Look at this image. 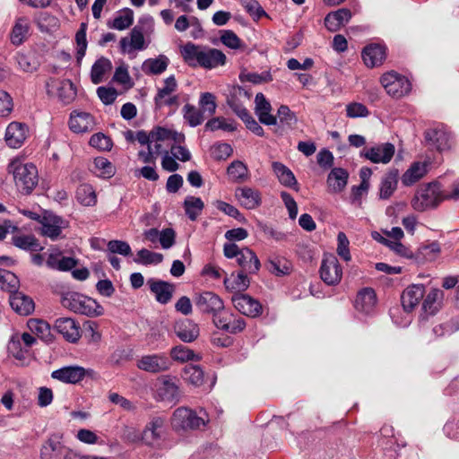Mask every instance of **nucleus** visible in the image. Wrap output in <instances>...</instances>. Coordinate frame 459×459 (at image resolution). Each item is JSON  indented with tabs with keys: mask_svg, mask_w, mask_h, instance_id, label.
I'll use <instances>...</instances> for the list:
<instances>
[{
	"mask_svg": "<svg viewBox=\"0 0 459 459\" xmlns=\"http://www.w3.org/2000/svg\"><path fill=\"white\" fill-rule=\"evenodd\" d=\"M184 61L192 67L213 69L226 64L225 54L217 48L187 42L180 48Z\"/></svg>",
	"mask_w": 459,
	"mask_h": 459,
	"instance_id": "1",
	"label": "nucleus"
},
{
	"mask_svg": "<svg viewBox=\"0 0 459 459\" xmlns=\"http://www.w3.org/2000/svg\"><path fill=\"white\" fill-rule=\"evenodd\" d=\"M8 173L12 174L17 189L23 195H30L39 183L37 167L30 162H23L16 158L7 166Z\"/></svg>",
	"mask_w": 459,
	"mask_h": 459,
	"instance_id": "2",
	"label": "nucleus"
},
{
	"mask_svg": "<svg viewBox=\"0 0 459 459\" xmlns=\"http://www.w3.org/2000/svg\"><path fill=\"white\" fill-rule=\"evenodd\" d=\"M60 302L65 308L91 317L101 316L104 312L95 299L77 291L62 292Z\"/></svg>",
	"mask_w": 459,
	"mask_h": 459,
	"instance_id": "3",
	"label": "nucleus"
},
{
	"mask_svg": "<svg viewBox=\"0 0 459 459\" xmlns=\"http://www.w3.org/2000/svg\"><path fill=\"white\" fill-rule=\"evenodd\" d=\"M443 200H445V195L442 192L441 185L432 182L418 189L411 204L416 211L422 212L428 208L437 206Z\"/></svg>",
	"mask_w": 459,
	"mask_h": 459,
	"instance_id": "4",
	"label": "nucleus"
},
{
	"mask_svg": "<svg viewBox=\"0 0 459 459\" xmlns=\"http://www.w3.org/2000/svg\"><path fill=\"white\" fill-rule=\"evenodd\" d=\"M380 82L386 93L394 99L403 98L411 90V83L408 78L394 71L384 74Z\"/></svg>",
	"mask_w": 459,
	"mask_h": 459,
	"instance_id": "5",
	"label": "nucleus"
},
{
	"mask_svg": "<svg viewBox=\"0 0 459 459\" xmlns=\"http://www.w3.org/2000/svg\"><path fill=\"white\" fill-rule=\"evenodd\" d=\"M204 425V420L199 417L195 411L186 407L176 409L171 417V426L177 431L194 430Z\"/></svg>",
	"mask_w": 459,
	"mask_h": 459,
	"instance_id": "6",
	"label": "nucleus"
},
{
	"mask_svg": "<svg viewBox=\"0 0 459 459\" xmlns=\"http://www.w3.org/2000/svg\"><path fill=\"white\" fill-rule=\"evenodd\" d=\"M39 233L46 238L56 241L63 238V230L68 227V221L52 212H45L40 220Z\"/></svg>",
	"mask_w": 459,
	"mask_h": 459,
	"instance_id": "7",
	"label": "nucleus"
},
{
	"mask_svg": "<svg viewBox=\"0 0 459 459\" xmlns=\"http://www.w3.org/2000/svg\"><path fill=\"white\" fill-rule=\"evenodd\" d=\"M178 89V83L174 75H170L164 80V85L159 88L154 97V104L157 108L162 107L179 106L178 95L173 94Z\"/></svg>",
	"mask_w": 459,
	"mask_h": 459,
	"instance_id": "8",
	"label": "nucleus"
},
{
	"mask_svg": "<svg viewBox=\"0 0 459 459\" xmlns=\"http://www.w3.org/2000/svg\"><path fill=\"white\" fill-rule=\"evenodd\" d=\"M320 277L327 285H337L342 276V269L337 257L333 255H325L320 266Z\"/></svg>",
	"mask_w": 459,
	"mask_h": 459,
	"instance_id": "9",
	"label": "nucleus"
},
{
	"mask_svg": "<svg viewBox=\"0 0 459 459\" xmlns=\"http://www.w3.org/2000/svg\"><path fill=\"white\" fill-rule=\"evenodd\" d=\"M394 145L390 143H379L372 147L364 148L359 155L373 163H388L394 157Z\"/></svg>",
	"mask_w": 459,
	"mask_h": 459,
	"instance_id": "10",
	"label": "nucleus"
},
{
	"mask_svg": "<svg viewBox=\"0 0 459 459\" xmlns=\"http://www.w3.org/2000/svg\"><path fill=\"white\" fill-rule=\"evenodd\" d=\"M57 91V97L64 104L71 103L77 95L76 87L70 80L57 81L50 78L46 82V89L48 95L54 93V89Z\"/></svg>",
	"mask_w": 459,
	"mask_h": 459,
	"instance_id": "11",
	"label": "nucleus"
},
{
	"mask_svg": "<svg viewBox=\"0 0 459 459\" xmlns=\"http://www.w3.org/2000/svg\"><path fill=\"white\" fill-rule=\"evenodd\" d=\"M195 304L202 313L205 314L217 315L224 308L222 299L212 291H204L196 294Z\"/></svg>",
	"mask_w": 459,
	"mask_h": 459,
	"instance_id": "12",
	"label": "nucleus"
},
{
	"mask_svg": "<svg viewBox=\"0 0 459 459\" xmlns=\"http://www.w3.org/2000/svg\"><path fill=\"white\" fill-rule=\"evenodd\" d=\"M92 372L81 366H66L54 370L51 377L65 384H77Z\"/></svg>",
	"mask_w": 459,
	"mask_h": 459,
	"instance_id": "13",
	"label": "nucleus"
},
{
	"mask_svg": "<svg viewBox=\"0 0 459 459\" xmlns=\"http://www.w3.org/2000/svg\"><path fill=\"white\" fill-rule=\"evenodd\" d=\"M63 435L51 434L41 446L40 459H62L67 446L63 442Z\"/></svg>",
	"mask_w": 459,
	"mask_h": 459,
	"instance_id": "14",
	"label": "nucleus"
},
{
	"mask_svg": "<svg viewBox=\"0 0 459 459\" xmlns=\"http://www.w3.org/2000/svg\"><path fill=\"white\" fill-rule=\"evenodd\" d=\"M165 423L164 417H152L143 430V441L148 446H153L159 442L165 434Z\"/></svg>",
	"mask_w": 459,
	"mask_h": 459,
	"instance_id": "15",
	"label": "nucleus"
},
{
	"mask_svg": "<svg viewBox=\"0 0 459 459\" xmlns=\"http://www.w3.org/2000/svg\"><path fill=\"white\" fill-rule=\"evenodd\" d=\"M231 300L235 308L245 316L255 317L262 313V306L259 301L249 295L236 293L232 296Z\"/></svg>",
	"mask_w": 459,
	"mask_h": 459,
	"instance_id": "16",
	"label": "nucleus"
},
{
	"mask_svg": "<svg viewBox=\"0 0 459 459\" xmlns=\"http://www.w3.org/2000/svg\"><path fill=\"white\" fill-rule=\"evenodd\" d=\"M96 126L94 117L83 111L74 110L70 114L69 128L76 134H83L94 130Z\"/></svg>",
	"mask_w": 459,
	"mask_h": 459,
	"instance_id": "17",
	"label": "nucleus"
},
{
	"mask_svg": "<svg viewBox=\"0 0 459 459\" xmlns=\"http://www.w3.org/2000/svg\"><path fill=\"white\" fill-rule=\"evenodd\" d=\"M54 327L69 342L74 343L81 337V327L71 317H59L56 319Z\"/></svg>",
	"mask_w": 459,
	"mask_h": 459,
	"instance_id": "18",
	"label": "nucleus"
},
{
	"mask_svg": "<svg viewBox=\"0 0 459 459\" xmlns=\"http://www.w3.org/2000/svg\"><path fill=\"white\" fill-rule=\"evenodd\" d=\"M171 366L169 358L164 355H146L137 361L138 368L150 372L160 373L168 370Z\"/></svg>",
	"mask_w": 459,
	"mask_h": 459,
	"instance_id": "19",
	"label": "nucleus"
},
{
	"mask_svg": "<svg viewBox=\"0 0 459 459\" xmlns=\"http://www.w3.org/2000/svg\"><path fill=\"white\" fill-rule=\"evenodd\" d=\"M157 399L176 404L180 400V391L176 380L169 377L163 378L157 388Z\"/></svg>",
	"mask_w": 459,
	"mask_h": 459,
	"instance_id": "20",
	"label": "nucleus"
},
{
	"mask_svg": "<svg viewBox=\"0 0 459 459\" xmlns=\"http://www.w3.org/2000/svg\"><path fill=\"white\" fill-rule=\"evenodd\" d=\"M28 127L20 122H12L5 131V142L11 148H19L27 138Z\"/></svg>",
	"mask_w": 459,
	"mask_h": 459,
	"instance_id": "21",
	"label": "nucleus"
},
{
	"mask_svg": "<svg viewBox=\"0 0 459 459\" xmlns=\"http://www.w3.org/2000/svg\"><path fill=\"white\" fill-rule=\"evenodd\" d=\"M119 44L123 53H131L134 50L144 49L146 46L143 29L138 25L134 26L130 32V38H122Z\"/></svg>",
	"mask_w": 459,
	"mask_h": 459,
	"instance_id": "22",
	"label": "nucleus"
},
{
	"mask_svg": "<svg viewBox=\"0 0 459 459\" xmlns=\"http://www.w3.org/2000/svg\"><path fill=\"white\" fill-rule=\"evenodd\" d=\"M425 287L423 284H412L407 287L402 294V305L405 311L411 312L423 299Z\"/></svg>",
	"mask_w": 459,
	"mask_h": 459,
	"instance_id": "23",
	"label": "nucleus"
},
{
	"mask_svg": "<svg viewBox=\"0 0 459 459\" xmlns=\"http://www.w3.org/2000/svg\"><path fill=\"white\" fill-rule=\"evenodd\" d=\"M147 284L159 303L167 304L170 301L175 290L173 284L154 278L148 279Z\"/></svg>",
	"mask_w": 459,
	"mask_h": 459,
	"instance_id": "24",
	"label": "nucleus"
},
{
	"mask_svg": "<svg viewBox=\"0 0 459 459\" xmlns=\"http://www.w3.org/2000/svg\"><path fill=\"white\" fill-rule=\"evenodd\" d=\"M174 331L176 335L184 342H194L200 333L197 324L187 318L177 321Z\"/></svg>",
	"mask_w": 459,
	"mask_h": 459,
	"instance_id": "25",
	"label": "nucleus"
},
{
	"mask_svg": "<svg viewBox=\"0 0 459 459\" xmlns=\"http://www.w3.org/2000/svg\"><path fill=\"white\" fill-rule=\"evenodd\" d=\"M241 98L250 99V94L244 88L240 86H234L227 98V103L233 112L240 118L247 116L248 110L240 102Z\"/></svg>",
	"mask_w": 459,
	"mask_h": 459,
	"instance_id": "26",
	"label": "nucleus"
},
{
	"mask_svg": "<svg viewBox=\"0 0 459 459\" xmlns=\"http://www.w3.org/2000/svg\"><path fill=\"white\" fill-rule=\"evenodd\" d=\"M255 111L259 121L266 126L276 125L277 118L275 116L271 114L272 106L263 93L259 92L255 95Z\"/></svg>",
	"mask_w": 459,
	"mask_h": 459,
	"instance_id": "27",
	"label": "nucleus"
},
{
	"mask_svg": "<svg viewBox=\"0 0 459 459\" xmlns=\"http://www.w3.org/2000/svg\"><path fill=\"white\" fill-rule=\"evenodd\" d=\"M349 173L342 168H333L328 174L326 184L328 192L331 194H339L342 192L348 183Z\"/></svg>",
	"mask_w": 459,
	"mask_h": 459,
	"instance_id": "28",
	"label": "nucleus"
},
{
	"mask_svg": "<svg viewBox=\"0 0 459 459\" xmlns=\"http://www.w3.org/2000/svg\"><path fill=\"white\" fill-rule=\"evenodd\" d=\"M352 14L351 10L341 8L337 11L329 13L325 18V25L330 31H338L342 27L346 25Z\"/></svg>",
	"mask_w": 459,
	"mask_h": 459,
	"instance_id": "29",
	"label": "nucleus"
},
{
	"mask_svg": "<svg viewBox=\"0 0 459 459\" xmlns=\"http://www.w3.org/2000/svg\"><path fill=\"white\" fill-rule=\"evenodd\" d=\"M10 306L22 316H28L34 311V302L32 299L22 292L16 290L10 295Z\"/></svg>",
	"mask_w": 459,
	"mask_h": 459,
	"instance_id": "30",
	"label": "nucleus"
},
{
	"mask_svg": "<svg viewBox=\"0 0 459 459\" xmlns=\"http://www.w3.org/2000/svg\"><path fill=\"white\" fill-rule=\"evenodd\" d=\"M235 197L246 209H255L261 204L260 194L251 187H238L235 190Z\"/></svg>",
	"mask_w": 459,
	"mask_h": 459,
	"instance_id": "31",
	"label": "nucleus"
},
{
	"mask_svg": "<svg viewBox=\"0 0 459 459\" xmlns=\"http://www.w3.org/2000/svg\"><path fill=\"white\" fill-rule=\"evenodd\" d=\"M362 58L367 66H378L385 58V48L379 44H370L364 48Z\"/></svg>",
	"mask_w": 459,
	"mask_h": 459,
	"instance_id": "32",
	"label": "nucleus"
},
{
	"mask_svg": "<svg viewBox=\"0 0 459 459\" xmlns=\"http://www.w3.org/2000/svg\"><path fill=\"white\" fill-rule=\"evenodd\" d=\"M377 303V296L372 288H364L359 291L355 299V308L365 314L370 313Z\"/></svg>",
	"mask_w": 459,
	"mask_h": 459,
	"instance_id": "33",
	"label": "nucleus"
},
{
	"mask_svg": "<svg viewBox=\"0 0 459 459\" xmlns=\"http://www.w3.org/2000/svg\"><path fill=\"white\" fill-rule=\"evenodd\" d=\"M242 271L248 273H255L260 269V261L256 255L248 247L241 248V252L236 258Z\"/></svg>",
	"mask_w": 459,
	"mask_h": 459,
	"instance_id": "34",
	"label": "nucleus"
},
{
	"mask_svg": "<svg viewBox=\"0 0 459 459\" xmlns=\"http://www.w3.org/2000/svg\"><path fill=\"white\" fill-rule=\"evenodd\" d=\"M425 140L438 151L450 147V135L443 129L431 128L425 132Z\"/></svg>",
	"mask_w": 459,
	"mask_h": 459,
	"instance_id": "35",
	"label": "nucleus"
},
{
	"mask_svg": "<svg viewBox=\"0 0 459 459\" xmlns=\"http://www.w3.org/2000/svg\"><path fill=\"white\" fill-rule=\"evenodd\" d=\"M12 244L20 249L29 252H38L44 249L39 239L32 234L13 235Z\"/></svg>",
	"mask_w": 459,
	"mask_h": 459,
	"instance_id": "36",
	"label": "nucleus"
},
{
	"mask_svg": "<svg viewBox=\"0 0 459 459\" xmlns=\"http://www.w3.org/2000/svg\"><path fill=\"white\" fill-rule=\"evenodd\" d=\"M443 299V290L432 289L423 299L422 309L429 315H435L440 309Z\"/></svg>",
	"mask_w": 459,
	"mask_h": 459,
	"instance_id": "37",
	"label": "nucleus"
},
{
	"mask_svg": "<svg viewBox=\"0 0 459 459\" xmlns=\"http://www.w3.org/2000/svg\"><path fill=\"white\" fill-rule=\"evenodd\" d=\"M399 171L398 169H390L383 178L379 197L381 199H388L395 191L398 183Z\"/></svg>",
	"mask_w": 459,
	"mask_h": 459,
	"instance_id": "38",
	"label": "nucleus"
},
{
	"mask_svg": "<svg viewBox=\"0 0 459 459\" xmlns=\"http://www.w3.org/2000/svg\"><path fill=\"white\" fill-rule=\"evenodd\" d=\"M151 138L152 139V143L172 140L174 143H181L185 141V135L183 134L162 126L153 127L151 130Z\"/></svg>",
	"mask_w": 459,
	"mask_h": 459,
	"instance_id": "39",
	"label": "nucleus"
},
{
	"mask_svg": "<svg viewBox=\"0 0 459 459\" xmlns=\"http://www.w3.org/2000/svg\"><path fill=\"white\" fill-rule=\"evenodd\" d=\"M428 163L414 162L403 175L402 182L404 186H411L419 181L427 173Z\"/></svg>",
	"mask_w": 459,
	"mask_h": 459,
	"instance_id": "40",
	"label": "nucleus"
},
{
	"mask_svg": "<svg viewBox=\"0 0 459 459\" xmlns=\"http://www.w3.org/2000/svg\"><path fill=\"white\" fill-rule=\"evenodd\" d=\"M247 273L241 271L237 275L232 273L230 277H225L223 280L225 288L228 290L236 291L238 293L244 291L249 286V279Z\"/></svg>",
	"mask_w": 459,
	"mask_h": 459,
	"instance_id": "41",
	"label": "nucleus"
},
{
	"mask_svg": "<svg viewBox=\"0 0 459 459\" xmlns=\"http://www.w3.org/2000/svg\"><path fill=\"white\" fill-rule=\"evenodd\" d=\"M112 69V64L109 59L102 56L99 58L91 66V80L94 84H99L104 81V76Z\"/></svg>",
	"mask_w": 459,
	"mask_h": 459,
	"instance_id": "42",
	"label": "nucleus"
},
{
	"mask_svg": "<svg viewBox=\"0 0 459 459\" xmlns=\"http://www.w3.org/2000/svg\"><path fill=\"white\" fill-rule=\"evenodd\" d=\"M169 65V58L160 55L156 58H149L143 63L142 70L146 74H160Z\"/></svg>",
	"mask_w": 459,
	"mask_h": 459,
	"instance_id": "43",
	"label": "nucleus"
},
{
	"mask_svg": "<svg viewBox=\"0 0 459 459\" xmlns=\"http://www.w3.org/2000/svg\"><path fill=\"white\" fill-rule=\"evenodd\" d=\"M272 168L281 184L288 187H293L298 185L294 174L284 164L278 161H273Z\"/></svg>",
	"mask_w": 459,
	"mask_h": 459,
	"instance_id": "44",
	"label": "nucleus"
},
{
	"mask_svg": "<svg viewBox=\"0 0 459 459\" xmlns=\"http://www.w3.org/2000/svg\"><path fill=\"white\" fill-rule=\"evenodd\" d=\"M76 199L83 206H94L97 203L96 192L91 185L82 184L76 189Z\"/></svg>",
	"mask_w": 459,
	"mask_h": 459,
	"instance_id": "45",
	"label": "nucleus"
},
{
	"mask_svg": "<svg viewBox=\"0 0 459 459\" xmlns=\"http://www.w3.org/2000/svg\"><path fill=\"white\" fill-rule=\"evenodd\" d=\"M204 208V204L200 197L188 195L184 201L186 214L191 221H195Z\"/></svg>",
	"mask_w": 459,
	"mask_h": 459,
	"instance_id": "46",
	"label": "nucleus"
},
{
	"mask_svg": "<svg viewBox=\"0 0 459 459\" xmlns=\"http://www.w3.org/2000/svg\"><path fill=\"white\" fill-rule=\"evenodd\" d=\"M20 281L12 272L0 269V289L11 294L18 290Z\"/></svg>",
	"mask_w": 459,
	"mask_h": 459,
	"instance_id": "47",
	"label": "nucleus"
},
{
	"mask_svg": "<svg viewBox=\"0 0 459 459\" xmlns=\"http://www.w3.org/2000/svg\"><path fill=\"white\" fill-rule=\"evenodd\" d=\"M183 117L191 127H195L204 121V115L201 109L192 104H186L182 108Z\"/></svg>",
	"mask_w": 459,
	"mask_h": 459,
	"instance_id": "48",
	"label": "nucleus"
},
{
	"mask_svg": "<svg viewBox=\"0 0 459 459\" xmlns=\"http://www.w3.org/2000/svg\"><path fill=\"white\" fill-rule=\"evenodd\" d=\"M134 22V12L130 8H125L114 18L112 23H108L110 28L117 30H123L129 28Z\"/></svg>",
	"mask_w": 459,
	"mask_h": 459,
	"instance_id": "49",
	"label": "nucleus"
},
{
	"mask_svg": "<svg viewBox=\"0 0 459 459\" xmlns=\"http://www.w3.org/2000/svg\"><path fill=\"white\" fill-rule=\"evenodd\" d=\"M204 371L196 365H186L184 368L182 377L195 386H200L204 383Z\"/></svg>",
	"mask_w": 459,
	"mask_h": 459,
	"instance_id": "50",
	"label": "nucleus"
},
{
	"mask_svg": "<svg viewBox=\"0 0 459 459\" xmlns=\"http://www.w3.org/2000/svg\"><path fill=\"white\" fill-rule=\"evenodd\" d=\"M29 32V22L25 18H19L13 28L11 41L13 45H21Z\"/></svg>",
	"mask_w": 459,
	"mask_h": 459,
	"instance_id": "51",
	"label": "nucleus"
},
{
	"mask_svg": "<svg viewBox=\"0 0 459 459\" xmlns=\"http://www.w3.org/2000/svg\"><path fill=\"white\" fill-rule=\"evenodd\" d=\"M163 260V255L150 251L146 248H142L137 252L136 257L134 262L143 265L159 264Z\"/></svg>",
	"mask_w": 459,
	"mask_h": 459,
	"instance_id": "52",
	"label": "nucleus"
},
{
	"mask_svg": "<svg viewBox=\"0 0 459 459\" xmlns=\"http://www.w3.org/2000/svg\"><path fill=\"white\" fill-rule=\"evenodd\" d=\"M170 356L174 360L181 362L188 360L199 361L201 359V356L195 354L194 351L184 345H178L172 348Z\"/></svg>",
	"mask_w": 459,
	"mask_h": 459,
	"instance_id": "53",
	"label": "nucleus"
},
{
	"mask_svg": "<svg viewBox=\"0 0 459 459\" xmlns=\"http://www.w3.org/2000/svg\"><path fill=\"white\" fill-rule=\"evenodd\" d=\"M199 107L204 115L211 117L215 114L217 108L216 97L211 92H203L200 95Z\"/></svg>",
	"mask_w": 459,
	"mask_h": 459,
	"instance_id": "54",
	"label": "nucleus"
},
{
	"mask_svg": "<svg viewBox=\"0 0 459 459\" xmlns=\"http://www.w3.org/2000/svg\"><path fill=\"white\" fill-rule=\"evenodd\" d=\"M267 269L270 273L277 276H281L290 273L291 266L288 260L275 257L269 260Z\"/></svg>",
	"mask_w": 459,
	"mask_h": 459,
	"instance_id": "55",
	"label": "nucleus"
},
{
	"mask_svg": "<svg viewBox=\"0 0 459 459\" xmlns=\"http://www.w3.org/2000/svg\"><path fill=\"white\" fill-rule=\"evenodd\" d=\"M227 172L233 182H241L247 178V168L239 160L231 162L228 167Z\"/></svg>",
	"mask_w": 459,
	"mask_h": 459,
	"instance_id": "56",
	"label": "nucleus"
},
{
	"mask_svg": "<svg viewBox=\"0 0 459 459\" xmlns=\"http://www.w3.org/2000/svg\"><path fill=\"white\" fill-rule=\"evenodd\" d=\"M205 129L209 131H216L219 129L227 131V132H233L236 130V126L232 121H229L226 118L222 117H217L210 119L205 124Z\"/></svg>",
	"mask_w": 459,
	"mask_h": 459,
	"instance_id": "57",
	"label": "nucleus"
},
{
	"mask_svg": "<svg viewBox=\"0 0 459 459\" xmlns=\"http://www.w3.org/2000/svg\"><path fill=\"white\" fill-rule=\"evenodd\" d=\"M87 24L85 22L81 23L80 29L75 34V41L77 44L76 58L78 61L82 60L85 56L87 49V39H86Z\"/></svg>",
	"mask_w": 459,
	"mask_h": 459,
	"instance_id": "58",
	"label": "nucleus"
},
{
	"mask_svg": "<svg viewBox=\"0 0 459 459\" xmlns=\"http://www.w3.org/2000/svg\"><path fill=\"white\" fill-rule=\"evenodd\" d=\"M220 39L221 43L231 49H239L244 44L238 35L230 30H223L220 31Z\"/></svg>",
	"mask_w": 459,
	"mask_h": 459,
	"instance_id": "59",
	"label": "nucleus"
},
{
	"mask_svg": "<svg viewBox=\"0 0 459 459\" xmlns=\"http://www.w3.org/2000/svg\"><path fill=\"white\" fill-rule=\"evenodd\" d=\"M108 254H118L124 256L132 255L129 244L123 240H110L107 243Z\"/></svg>",
	"mask_w": 459,
	"mask_h": 459,
	"instance_id": "60",
	"label": "nucleus"
},
{
	"mask_svg": "<svg viewBox=\"0 0 459 459\" xmlns=\"http://www.w3.org/2000/svg\"><path fill=\"white\" fill-rule=\"evenodd\" d=\"M337 254L344 261L348 262L351 259L350 253V241L344 232H339L337 235Z\"/></svg>",
	"mask_w": 459,
	"mask_h": 459,
	"instance_id": "61",
	"label": "nucleus"
},
{
	"mask_svg": "<svg viewBox=\"0 0 459 459\" xmlns=\"http://www.w3.org/2000/svg\"><path fill=\"white\" fill-rule=\"evenodd\" d=\"M240 4L254 19H260L266 14L256 0H240Z\"/></svg>",
	"mask_w": 459,
	"mask_h": 459,
	"instance_id": "62",
	"label": "nucleus"
},
{
	"mask_svg": "<svg viewBox=\"0 0 459 459\" xmlns=\"http://www.w3.org/2000/svg\"><path fill=\"white\" fill-rule=\"evenodd\" d=\"M346 114L348 117H366L369 115L368 108L359 102H352L346 106Z\"/></svg>",
	"mask_w": 459,
	"mask_h": 459,
	"instance_id": "63",
	"label": "nucleus"
},
{
	"mask_svg": "<svg viewBox=\"0 0 459 459\" xmlns=\"http://www.w3.org/2000/svg\"><path fill=\"white\" fill-rule=\"evenodd\" d=\"M90 145L99 150L106 151L111 149L112 142L110 138L104 134L98 133L91 137Z\"/></svg>",
	"mask_w": 459,
	"mask_h": 459,
	"instance_id": "64",
	"label": "nucleus"
}]
</instances>
